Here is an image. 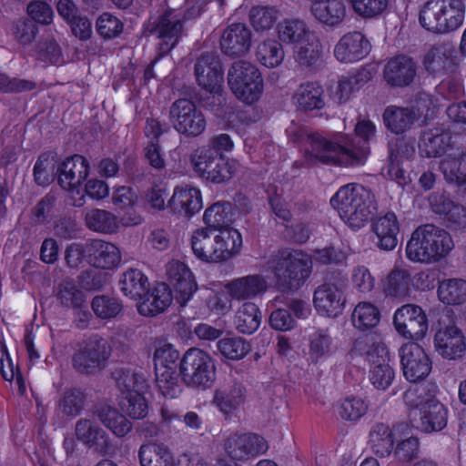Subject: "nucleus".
Listing matches in <instances>:
<instances>
[{
    "mask_svg": "<svg viewBox=\"0 0 466 466\" xmlns=\"http://www.w3.org/2000/svg\"><path fill=\"white\" fill-rule=\"evenodd\" d=\"M97 416L103 424L116 437H124L132 429L131 422L111 405L101 406L97 410Z\"/></svg>",
    "mask_w": 466,
    "mask_h": 466,
    "instance_id": "47",
    "label": "nucleus"
},
{
    "mask_svg": "<svg viewBox=\"0 0 466 466\" xmlns=\"http://www.w3.org/2000/svg\"><path fill=\"white\" fill-rule=\"evenodd\" d=\"M85 220L86 227L96 232L111 234L118 230V217L105 209L87 210Z\"/></svg>",
    "mask_w": 466,
    "mask_h": 466,
    "instance_id": "46",
    "label": "nucleus"
},
{
    "mask_svg": "<svg viewBox=\"0 0 466 466\" xmlns=\"http://www.w3.org/2000/svg\"><path fill=\"white\" fill-rule=\"evenodd\" d=\"M410 275L404 269H395L387 278L385 290L388 295L402 299L411 293Z\"/></svg>",
    "mask_w": 466,
    "mask_h": 466,
    "instance_id": "56",
    "label": "nucleus"
},
{
    "mask_svg": "<svg viewBox=\"0 0 466 466\" xmlns=\"http://www.w3.org/2000/svg\"><path fill=\"white\" fill-rule=\"evenodd\" d=\"M371 45L364 34L359 31L343 35L334 46V56L345 64L358 62L370 52Z\"/></svg>",
    "mask_w": 466,
    "mask_h": 466,
    "instance_id": "24",
    "label": "nucleus"
},
{
    "mask_svg": "<svg viewBox=\"0 0 466 466\" xmlns=\"http://www.w3.org/2000/svg\"><path fill=\"white\" fill-rule=\"evenodd\" d=\"M465 14L463 0H430L421 8L419 20L428 31L446 34L462 25Z\"/></svg>",
    "mask_w": 466,
    "mask_h": 466,
    "instance_id": "5",
    "label": "nucleus"
},
{
    "mask_svg": "<svg viewBox=\"0 0 466 466\" xmlns=\"http://www.w3.org/2000/svg\"><path fill=\"white\" fill-rule=\"evenodd\" d=\"M108 355L107 342L94 337L80 346L74 358V365L81 372H93L101 368Z\"/></svg>",
    "mask_w": 466,
    "mask_h": 466,
    "instance_id": "25",
    "label": "nucleus"
},
{
    "mask_svg": "<svg viewBox=\"0 0 466 466\" xmlns=\"http://www.w3.org/2000/svg\"><path fill=\"white\" fill-rule=\"evenodd\" d=\"M166 274L174 289L176 299L184 305L198 289L192 271L184 262L174 259L167 263Z\"/></svg>",
    "mask_w": 466,
    "mask_h": 466,
    "instance_id": "23",
    "label": "nucleus"
},
{
    "mask_svg": "<svg viewBox=\"0 0 466 466\" xmlns=\"http://www.w3.org/2000/svg\"><path fill=\"white\" fill-rule=\"evenodd\" d=\"M250 39V31L244 24H234L221 36V50L232 57L244 56L249 51Z\"/></svg>",
    "mask_w": 466,
    "mask_h": 466,
    "instance_id": "30",
    "label": "nucleus"
},
{
    "mask_svg": "<svg viewBox=\"0 0 466 466\" xmlns=\"http://www.w3.org/2000/svg\"><path fill=\"white\" fill-rule=\"evenodd\" d=\"M234 323L240 333H254L261 323V313L258 307L251 302L243 303L236 312Z\"/></svg>",
    "mask_w": 466,
    "mask_h": 466,
    "instance_id": "49",
    "label": "nucleus"
},
{
    "mask_svg": "<svg viewBox=\"0 0 466 466\" xmlns=\"http://www.w3.org/2000/svg\"><path fill=\"white\" fill-rule=\"evenodd\" d=\"M454 248L451 234L432 224L418 227L406 245V256L413 262L435 263L444 258Z\"/></svg>",
    "mask_w": 466,
    "mask_h": 466,
    "instance_id": "3",
    "label": "nucleus"
},
{
    "mask_svg": "<svg viewBox=\"0 0 466 466\" xmlns=\"http://www.w3.org/2000/svg\"><path fill=\"white\" fill-rule=\"evenodd\" d=\"M178 350L171 344L158 342L154 354L156 381L163 396L176 398L181 392L177 382Z\"/></svg>",
    "mask_w": 466,
    "mask_h": 466,
    "instance_id": "10",
    "label": "nucleus"
},
{
    "mask_svg": "<svg viewBox=\"0 0 466 466\" xmlns=\"http://www.w3.org/2000/svg\"><path fill=\"white\" fill-rule=\"evenodd\" d=\"M332 339L330 336L323 330H315L309 337L308 354L312 360H319L328 355L331 349Z\"/></svg>",
    "mask_w": 466,
    "mask_h": 466,
    "instance_id": "59",
    "label": "nucleus"
},
{
    "mask_svg": "<svg viewBox=\"0 0 466 466\" xmlns=\"http://www.w3.org/2000/svg\"><path fill=\"white\" fill-rule=\"evenodd\" d=\"M441 168L447 180L459 185L466 183V155L461 150L449 153L441 161Z\"/></svg>",
    "mask_w": 466,
    "mask_h": 466,
    "instance_id": "45",
    "label": "nucleus"
},
{
    "mask_svg": "<svg viewBox=\"0 0 466 466\" xmlns=\"http://www.w3.org/2000/svg\"><path fill=\"white\" fill-rule=\"evenodd\" d=\"M167 204L174 214L190 218L203 208L201 190L192 184H179L174 187Z\"/></svg>",
    "mask_w": 466,
    "mask_h": 466,
    "instance_id": "22",
    "label": "nucleus"
},
{
    "mask_svg": "<svg viewBox=\"0 0 466 466\" xmlns=\"http://www.w3.org/2000/svg\"><path fill=\"white\" fill-rule=\"evenodd\" d=\"M267 287V281L263 277L250 275L230 281L225 286V290L232 299H244L264 292Z\"/></svg>",
    "mask_w": 466,
    "mask_h": 466,
    "instance_id": "36",
    "label": "nucleus"
},
{
    "mask_svg": "<svg viewBox=\"0 0 466 466\" xmlns=\"http://www.w3.org/2000/svg\"><path fill=\"white\" fill-rule=\"evenodd\" d=\"M123 27L121 20L109 13L102 14L96 21L97 32L105 38H113L119 35Z\"/></svg>",
    "mask_w": 466,
    "mask_h": 466,
    "instance_id": "63",
    "label": "nucleus"
},
{
    "mask_svg": "<svg viewBox=\"0 0 466 466\" xmlns=\"http://www.w3.org/2000/svg\"><path fill=\"white\" fill-rule=\"evenodd\" d=\"M242 244V236L234 228L214 231L200 227L189 233L192 253L205 263H218L231 258L240 252Z\"/></svg>",
    "mask_w": 466,
    "mask_h": 466,
    "instance_id": "2",
    "label": "nucleus"
},
{
    "mask_svg": "<svg viewBox=\"0 0 466 466\" xmlns=\"http://www.w3.org/2000/svg\"><path fill=\"white\" fill-rule=\"evenodd\" d=\"M370 362L369 380L374 388L380 390L388 389L394 378L395 371L388 348L377 344L368 353Z\"/></svg>",
    "mask_w": 466,
    "mask_h": 466,
    "instance_id": "19",
    "label": "nucleus"
},
{
    "mask_svg": "<svg viewBox=\"0 0 466 466\" xmlns=\"http://www.w3.org/2000/svg\"><path fill=\"white\" fill-rule=\"evenodd\" d=\"M335 412L345 420L357 421L368 411V404L357 396H346L334 405Z\"/></svg>",
    "mask_w": 466,
    "mask_h": 466,
    "instance_id": "50",
    "label": "nucleus"
},
{
    "mask_svg": "<svg viewBox=\"0 0 466 466\" xmlns=\"http://www.w3.org/2000/svg\"><path fill=\"white\" fill-rule=\"evenodd\" d=\"M438 298L445 305L457 306L466 302V280L450 279L441 281L437 289Z\"/></svg>",
    "mask_w": 466,
    "mask_h": 466,
    "instance_id": "48",
    "label": "nucleus"
},
{
    "mask_svg": "<svg viewBox=\"0 0 466 466\" xmlns=\"http://www.w3.org/2000/svg\"><path fill=\"white\" fill-rule=\"evenodd\" d=\"M423 66L429 75L433 77H442L443 82L450 78L454 81V93L459 94L461 90V79L457 74V66L449 60L448 55L443 48H432L424 57Z\"/></svg>",
    "mask_w": 466,
    "mask_h": 466,
    "instance_id": "27",
    "label": "nucleus"
},
{
    "mask_svg": "<svg viewBox=\"0 0 466 466\" xmlns=\"http://www.w3.org/2000/svg\"><path fill=\"white\" fill-rule=\"evenodd\" d=\"M120 390L119 406L133 419H143L148 412V405L144 397L148 384L142 373H127L117 380Z\"/></svg>",
    "mask_w": 466,
    "mask_h": 466,
    "instance_id": "12",
    "label": "nucleus"
},
{
    "mask_svg": "<svg viewBox=\"0 0 466 466\" xmlns=\"http://www.w3.org/2000/svg\"><path fill=\"white\" fill-rule=\"evenodd\" d=\"M433 344L438 355L445 360H459L466 352L465 335L454 324L439 329L434 335Z\"/></svg>",
    "mask_w": 466,
    "mask_h": 466,
    "instance_id": "21",
    "label": "nucleus"
},
{
    "mask_svg": "<svg viewBox=\"0 0 466 466\" xmlns=\"http://www.w3.org/2000/svg\"><path fill=\"white\" fill-rule=\"evenodd\" d=\"M88 172L87 160L79 155L66 158L57 167L58 182L68 192L75 206L81 207L85 203L83 182Z\"/></svg>",
    "mask_w": 466,
    "mask_h": 466,
    "instance_id": "14",
    "label": "nucleus"
},
{
    "mask_svg": "<svg viewBox=\"0 0 466 466\" xmlns=\"http://www.w3.org/2000/svg\"><path fill=\"white\" fill-rule=\"evenodd\" d=\"M413 147L403 140L396 145H390V161L387 167V173L390 179L394 180L400 187L406 189L411 185V177L400 165V157L409 158L413 154Z\"/></svg>",
    "mask_w": 466,
    "mask_h": 466,
    "instance_id": "34",
    "label": "nucleus"
},
{
    "mask_svg": "<svg viewBox=\"0 0 466 466\" xmlns=\"http://www.w3.org/2000/svg\"><path fill=\"white\" fill-rule=\"evenodd\" d=\"M372 229L379 248L390 251L397 247L400 223L394 213L390 212L379 217L374 221Z\"/></svg>",
    "mask_w": 466,
    "mask_h": 466,
    "instance_id": "31",
    "label": "nucleus"
},
{
    "mask_svg": "<svg viewBox=\"0 0 466 466\" xmlns=\"http://www.w3.org/2000/svg\"><path fill=\"white\" fill-rule=\"evenodd\" d=\"M228 83L235 96L245 104L257 102L263 92L258 68L247 61L236 62L228 71Z\"/></svg>",
    "mask_w": 466,
    "mask_h": 466,
    "instance_id": "9",
    "label": "nucleus"
},
{
    "mask_svg": "<svg viewBox=\"0 0 466 466\" xmlns=\"http://www.w3.org/2000/svg\"><path fill=\"white\" fill-rule=\"evenodd\" d=\"M416 116L407 108L389 106L383 113V121L388 129L400 134L410 128Z\"/></svg>",
    "mask_w": 466,
    "mask_h": 466,
    "instance_id": "53",
    "label": "nucleus"
},
{
    "mask_svg": "<svg viewBox=\"0 0 466 466\" xmlns=\"http://www.w3.org/2000/svg\"><path fill=\"white\" fill-rule=\"evenodd\" d=\"M415 64L411 58L398 56L390 59L384 67L385 81L396 86L410 85L415 76Z\"/></svg>",
    "mask_w": 466,
    "mask_h": 466,
    "instance_id": "35",
    "label": "nucleus"
},
{
    "mask_svg": "<svg viewBox=\"0 0 466 466\" xmlns=\"http://www.w3.org/2000/svg\"><path fill=\"white\" fill-rule=\"evenodd\" d=\"M148 286L147 278L138 269H129L120 279L122 292L132 299H142Z\"/></svg>",
    "mask_w": 466,
    "mask_h": 466,
    "instance_id": "52",
    "label": "nucleus"
},
{
    "mask_svg": "<svg viewBox=\"0 0 466 466\" xmlns=\"http://www.w3.org/2000/svg\"><path fill=\"white\" fill-rule=\"evenodd\" d=\"M138 458L141 466H177L178 462L171 451L155 442L140 446Z\"/></svg>",
    "mask_w": 466,
    "mask_h": 466,
    "instance_id": "39",
    "label": "nucleus"
},
{
    "mask_svg": "<svg viewBox=\"0 0 466 466\" xmlns=\"http://www.w3.org/2000/svg\"><path fill=\"white\" fill-rule=\"evenodd\" d=\"M348 2L352 11L364 19L380 16L390 5V0H348Z\"/></svg>",
    "mask_w": 466,
    "mask_h": 466,
    "instance_id": "57",
    "label": "nucleus"
},
{
    "mask_svg": "<svg viewBox=\"0 0 466 466\" xmlns=\"http://www.w3.org/2000/svg\"><path fill=\"white\" fill-rule=\"evenodd\" d=\"M279 38L293 46L295 59L301 65H309L320 55L321 45L314 32L298 20L285 21L278 25Z\"/></svg>",
    "mask_w": 466,
    "mask_h": 466,
    "instance_id": "8",
    "label": "nucleus"
},
{
    "mask_svg": "<svg viewBox=\"0 0 466 466\" xmlns=\"http://www.w3.org/2000/svg\"><path fill=\"white\" fill-rule=\"evenodd\" d=\"M195 75L198 85L209 96L203 100L202 105L213 109L223 100V70L220 62L214 56H202L195 67Z\"/></svg>",
    "mask_w": 466,
    "mask_h": 466,
    "instance_id": "13",
    "label": "nucleus"
},
{
    "mask_svg": "<svg viewBox=\"0 0 466 466\" xmlns=\"http://www.w3.org/2000/svg\"><path fill=\"white\" fill-rule=\"evenodd\" d=\"M376 134V127L370 119H360L354 129V137H346L330 140L311 137L309 162L319 161L339 167L362 166L370 155V142Z\"/></svg>",
    "mask_w": 466,
    "mask_h": 466,
    "instance_id": "1",
    "label": "nucleus"
},
{
    "mask_svg": "<svg viewBox=\"0 0 466 466\" xmlns=\"http://www.w3.org/2000/svg\"><path fill=\"white\" fill-rule=\"evenodd\" d=\"M404 426L398 425L390 428L389 425L379 423L372 427L370 432L369 443L372 451L379 456H388L393 445L401 437Z\"/></svg>",
    "mask_w": 466,
    "mask_h": 466,
    "instance_id": "33",
    "label": "nucleus"
},
{
    "mask_svg": "<svg viewBox=\"0 0 466 466\" xmlns=\"http://www.w3.org/2000/svg\"><path fill=\"white\" fill-rule=\"evenodd\" d=\"M152 24L154 27L149 31L160 39L159 52L166 54L177 44L182 29V23L176 13L168 12Z\"/></svg>",
    "mask_w": 466,
    "mask_h": 466,
    "instance_id": "28",
    "label": "nucleus"
},
{
    "mask_svg": "<svg viewBox=\"0 0 466 466\" xmlns=\"http://www.w3.org/2000/svg\"><path fill=\"white\" fill-rule=\"evenodd\" d=\"M170 119L179 133L188 136H198L206 127L203 115L188 99H178L172 105Z\"/></svg>",
    "mask_w": 466,
    "mask_h": 466,
    "instance_id": "18",
    "label": "nucleus"
},
{
    "mask_svg": "<svg viewBox=\"0 0 466 466\" xmlns=\"http://www.w3.org/2000/svg\"><path fill=\"white\" fill-rule=\"evenodd\" d=\"M55 158L50 156H41L34 168L35 179L37 184L45 186L55 178Z\"/></svg>",
    "mask_w": 466,
    "mask_h": 466,
    "instance_id": "64",
    "label": "nucleus"
},
{
    "mask_svg": "<svg viewBox=\"0 0 466 466\" xmlns=\"http://www.w3.org/2000/svg\"><path fill=\"white\" fill-rule=\"evenodd\" d=\"M168 187L164 182L153 184L144 194L145 208L149 211H163L167 204Z\"/></svg>",
    "mask_w": 466,
    "mask_h": 466,
    "instance_id": "58",
    "label": "nucleus"
},
{
    "mask_svg": "<svg viewBox=\"0 0 466 466\" xmlns=\"http://www.w3.org/2000/svg\"><path fill=\"white\" fill-rule=\"evenodd\" d=\"M137 310L143 316H154L163 312L172 301V294L165 283L157 284L152 292L139 299Z\"/></svg>",
    "mask_w": 466,
    "mask_h": 466,
    "instance_id": "38",
    "label": "nucleus"
},
{
    "mask_svg": "<svg viewBox=\"0 0 466 466\" xmlns=\"http://www.w3.org/2000/svg\"><path fill=\"white\" fill-rule=\"evenodd\" d=\"M370 78L371 72L366 68H361L356 73L341 76L332 91L334 99L340 103L349 100L351 94L359 90Z\"/></svg>",
    "mask_w": 466,
    "mask_h": 466,
    "instance_id": "41",
    "label": "nucleus"
},
{
    "mask_svg": "<svg viewBox=\"0 0 466 466\" xmlns=\"http://www.w3.org/2000/svg\"><path fill=\"white\" fill-rule=\"evenodd\" d=\"M268 448L266 440L252 432L231 433L224 443L227 456L233 461H245L257 457L265 453Z\"/></svg>",
    "mask_w": 466,
    "mask_h": 466,
    "instance_id": "16",
    "label": "nucleus"
},
{
    "mask_svg": "<svg viewBox=\"0 0 466 466\" xmlns=\"http://www.w3.org/2000/svg\"><path fill=\"white\" fill-rule=\"evenodd\" d=\"M0 373L5 380H15L22 394L25 391V381L15 368L7 348L3 343H0Z\"/></svg>",
    "mask_w": 466,
    "mask_h": 466,
    "instance_id": "60",
    "label": "nucleus"
},
{
    "mask_svg": "<svg viewBox=\"0 0 466 466\" xmlns=\"http://www.w3.org/2000/svg\"><path fill=\"white\" fill-rule=\"evenodd\" d=\"M380 319V310L375 303L361 300L355 305L350 321L354 329L360 331H369L379 325Z\"/></svg>",
    "mask_w": 466,
    "mask_h": 466,
    "instance_id": "40",
    "label": "nucleus"
},
{
    "mask_svg": "<svg viewBox=\"0 0 466 466\" xmlns=\"http://www.w3.org/2000/svg\"><path fill=\"white\" fill-rule=\"evenodd\" d=\"M312 260L300 251H283L268 266V270L280 282L299 287L309 277Z\"/></svg>",
    "mask_w": 466,
    "mask_h": 466,
    "instance_id": "11",
    "label": "nucleus"
},
{
    "mask_svg": "<svg viewBox=\"0 0 466 466\" xmlns=\"http://www.w3.org/2000/svg\"><path fill=\"white\" fill-rule=\"evenodd\" d=\"M310 13L321 25L334 27L344 21L346 6L342 0H313Z\"/></svg>",
    "mask_w": 466,
    "mask_h": 466,
    "instance_id": "32",
    "label": "nucleus"
},
{
    "mask_svg": "<svg viewBox=\"0 0 466 466\" xmlns=\"http://www.w3.org/2000/svg\"><path fill=\"white\" fill-rule=\"evenodd\" d=\"M75 433L77 440L90 449L100 453L107 451L109 437L94 419L79 420Z\"/></svg>",
    "mask_w": 466,
    "mask_h": 466,
    "instance_id": "29",
    "label": "nucleus"
},
{
    "mask_svg": "<svg viewBox=\"0 0 466 466\" xmlns=\"http://www.w3.org/2000/svg\"><path fill=\"white\" fill-rule=\"evenodd\" d=\"M94 265L97 268L111 269L118 266L121 260L120 251L116 246L103 240L91 243Z\"/></svg>",
    "mask_w": 466,
    "mask_h": 466,
    "instance_id": "44",
    "label": "nucleus"
},
{
    "mask_svg": "<svg viewBox=\"0 0 466 466\" xmlns=\"http://www.w3.org/2000/svg\"><path fill=\"white\" fill-rule=\"evenodd\" d=\"M231 217V206L227 202H216L208 207L203 214L205 228L217 230L231 228L228 225Z\"/></svg>",
    "mask_w": 466,
    "mask_h": 466,
    "instance_id": "54",
    "label": "nucleus"
},
{
    "mask_svg": "<svg viewBox=\"0 0 466 466\" xmlns=\"http://www.w3.org/2000/svg\"><path fill=\"white\" fill-rule=\"evenodd\" d=\"M179 374L187 386L205 390L216 380V361L200 349H189L180 360Z\"/></svg>",
    "mask_w": 466,
    "mask_h": 466,
    "instance_id": "7",
    "label": "nucleus"
},
{
    "mask_svg": "<svg viewBox=\"0 0 466 466\" xmlns=\"http://www.w3.org/2000/svg\"><path fill=\"white\" fill-rule=\"evenodd\" d=\"M371 192L358 184L341 187L330 199V205L352 229L366 225L372 215Z\"/></svg>",
    "mask_w": 466,
    "mask_h": 466,
    "instance_id": "4",
    "label": "nucleus"
},
{
    "mask_svg": "<svg viewBox=\"0 0 466 466\" xmlns=\"http://www.w3.org/2000/svg\"><path fill=\"white\" fill-rule=\"evenodd\" d=\"M245 400V389L240 384L225 389L217 390L214 396V403L225 415L233 414Z\"/></svg>",
    "mask_w": 466,
    "mask_h": 466,
    "instance_id": "43",
    "label": "nucleus"
},
{
    "mask_svg": "<svg viewBox=\"0 0 466 466\" xmlns=\"http://www.w3.org/2000/svg\"><path fill=\"white\" fill-rule=\"evenodd\" d=\"M323 91L317 84L301 85L297 90L294 99L298 106L305 110L318 109L323 106Z\"/></svg>",
    "mask_w": 466,
    "mask_h": 466,
    "instance_id": "55",
    "label": "nucleus"
},
{
    "mask_svg": "<svg viewBox=\"0 0 466 466\" xmlns=\"http://www.w3.org/2000/svg\"><path fill=\"white\" fill-rule=\"evenodd\" d=\"M450 136L442 129L435 127L424 131L418 142L419 154L422 157H438L446 151Z\"/></svg>",
    "mask_w": 466,
    "mask_h": 466,
    "instance_id": "37",
    "label": "nucleus"
},
{
    "mask_svg": "<svg viewBox=\"0 0 466 466\" xmlns=\"http://www.w3.org/2000/svg\"><path fill=\"white\" fill-rule=\"evenodd\" d=\"M92 309L98 318L111 319L118 315L122 307L115 298L98 296L93 299Z\"/></svg>",
    "mask_w": 466,
    "mask_h": 466,
    "instance_id": "62",
    "label": "nucleus"
},
{
    "mask_svg": "<svg viewBox=\"0 0 466 466\" xmlns=\"http://www.w3.org/2000/svg\"><path fill=\"white\" fill-rule=\"evenodd\" d=\"M256 57L263 66L274 68L283 62L285 53L279 42L274 39H266L258 45Z\"/></svg>",
    "mask_w": 466,
    "mask_h": 466,
    "instance_id": "51",
    "label": "nucleus"
},
{
    "mask_svg": "<svg viewBox=\"0 0 466 466\" xmlns=\"http://www.w3.org/2000/svg\"><path fill=\"white\" fill-rule=\"evenodd\" d=\"M313 304L320 316L335 319L342 314L346 299L343 291L338 286L326 283L315 290Z\"/></svg>",
    "mask_w": 466,
    "mask_h": 466,
    "instance_id": "26",
    "label": "nucleus"
},
{
    "mask_svg": "<svg viewBox=\"0 0 466 466\" xmlns=\"http://www.w3.org/2000/svg\"><path fill=\"white\" fill-rule=\"evenodd\" d=\"M393 326L404 339L422 340L429 332V319L425 310L416 304H405L393 314Z\"/></svg>",
    "mask_w": 466,
    "mask_h": 466,
    "instance_id": "15",
    "label": "nucleus"
},
{
    "mask_svg": "<svg viewBox=\"0 0 466 466\" xmlns=\"http://www.w3.org/2000/svg\"><path fill=\"white\" fill-rule=\"evenodd\" d=\"M279 16V11L273 7L257 6L250 11V22L257 31L271 28Z\"/></svg>",
    "mask_w": 466,
    "mask_h": 466,
    "instance_id": "61",
    "label": "nucleus"
},
{
    "mask_svg": "<svg viewBox=\"0 0 466 466\" xmlns=\"http://www.w3.org/2000/svg\"><path fill=\"white\" fill-rule=\"evenodd\" d=\"M411 416L420 417V428L425 432L441 431L448 421L447 409L432 395L420 397Z\"/></svg>",
    "mask_w": 466,
    "mask_h": 466,
    "instance_id": "20",
    "label": "nucleus"
},
{
    "mask_svg": "<svg viewBox=\"0 0 466 466\" xmlns=\"http://www.w3.org/2000/svg\"><path fill=\"white\" fill-rule=\"evenodd\" d=\"M191 163L199 177L214 184L229 181L241 168L237 159H223L210 146L195 150Z\"/></svg>",
    "mask_w": 466,
    "mask_h": 466,
    "instance_id": "6",
    "label": "nucleus"
},
{
    "mask_svg": "<svg viewBox=\"0 0 466 466\" xmlns=\"http://www.w3.org/2000/svg\"><path fill=\"white\" fill-rule=\"evenodd\" d=\"M403 375L410 382H418L428 377L431 360L425 350L415 342L404 344L400 349Z\"/></svg>",
    "mask_w": 466,
    "mask_h": 466,
    "instance_id": "17",
    "label": "nucleus"
},
{
    "mask_svg": "<svg viewBox=\"0 0 466 466\" xmlns=\"http://www.w3.org/2000/svg\"><path fill=\"white\" fill-rule=\"evenodd\" d=\"M217 349L222 359L238 361L243 360L252 350V345L248 340L230 334L218 341Z\"/></svg>",
    "mask_w": 466,
    "mask_h": 466,
    "instance_id": "42",
    "label": "nucleus"
}]
</instances>
